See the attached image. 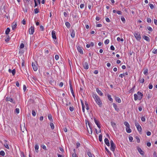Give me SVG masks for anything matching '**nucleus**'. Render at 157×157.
I'll return each mask as SVG.
<instances>
[{"label": "nucleus", "mask_w": 157, "mask_h": 157, "mask_svg": "<svg viewBox=\"0 0 157 157\" xmlns=\"http://www.w3.org/2000/svg\"><path fill=\"white\" fill-rule=\"evenodd\" d=\"M93 97L94 99L100 107H101L102 106V103L99 97L97 94H94L93 95Z\"/></svg>", "instance_id": "f257e3e1"}, {"label": "nucleus", "mask_w": 157, "mask_h": 157, "mask_svg": "<svg viewBox=\"0 0 157 157\" xmlns=\"http://www.w3.org/2000/svg\"><path fill=\"white\" fill-rule=\"evenodd\" d=\"M137 94H135L134 95L135 100L136 101L138 99L141 100L143 97V94L140 91L137 92Z\"/></svg>", "instance_id": "f03ea898"}, {"label": "nucleus", "mask_w": 157, "mask_h": 157, "mask_svg": "<svg viewBox=\"0 0 157 157\" xmlns=\"http://www.w3.org/2000/svg\"><path fill=\"white\" fill-rule=\"evenodd\" d=\"M110 143L111 145V150L113 152H114L115 150V148H116V146L115 145L113 141L112 140H111L110 141Z\"/></svg>", "instance_id": "7ed1b4c3"}, {"label": "nucleus", "mask_w": 157, "mask_h": 157, "mask_svg": "<svg viewBox=\"0 0 157 157\" xmlns=\"http://www.w3.org/2000/svg\"><path fill=\"white\" fill-rule=\"evenodd\" d=\"M134 35L137 40L140 41L141 39L140 34L138 32H135Z\"/></svg>", "instance_id": "20e7f679"}, {"label": "nucleus", "mask_w": 157, "mask_h": 157, "mask_svg": "<svg viewBox=\"0 0 157 157\" xmlns=\"http://www.w3.org/2000/svg\"><path fill=\"white\" fill-rule=\"evenodd\" d=\"M135 124L138 131L140 132L142 131V128L141 126H140L139 124L137 122L136 120L135 121Z\"/></svg>", "instance_id": "39448f33"}, {"label": "nucleus", "mask_w": 157, "mask_h": 157, "mask_svg": "<svg viewBox=\"0 0 157 157\" xmlns=\"http://www.w3.org/2000/svg\"><path fill=\"white\" fill-rule=\"evenodd\" d=\"M33 70L34 71H36L38 69L37 64L36 62H33L32 63Z\"/></svg>", "instance_id": "423d86ee"}, {"label": "nucleus", "mask_w": 157, "mask_h": 157, "mask_svg": "<svg viewBox=\"0 0 157 157\" xmlns=\"http://www.w3.org/2000/svg\"><path fill=\"white\" fill-rule=\"evenodd\" d=\"M6 101H10V102H12L13 104H15V101L14 100H13L12 98H10L9 97H7L6 99Z\"/></svg>", "instance_id": "0eeeda50"}, {"label": "nucleus", "mask_w": 157, "mask_h": 157, "mask_svg": "<svg viewBox=\"0 0 157 157\" xmlns=\"http://www.w3.org/2000/svg\"><path fill=\"white\" fill-rule=\"evenodd\" d=\"M34 32V27L31 26L29 29V33L30 34H33Z\"/></svg>", "instance_id": "6e6552de"}, {"label": "nucleus", "mask_w": 157, "mask_h": 157, "mask_svg": "<svg viewBox=\"0 0 157 157\" xmlns=\"http://www.w3.org/2000/svg\"><path fill=\"white\" fill-rule=\"evenodd\" d=\"M17 22L15 21H14L12 24V28L13 30L15 29L17 27Z\"/></svg>", "instance_id": "1a4fd4ad"}, {"label": "nucleus", "mask_w": 157, "mask_h": 157, "mask_svg": "<svg viewBox=\"0 0 157 157\" xmlns=\"http://www.w3.org/2000/svg\"><path fill=\"white\" fill-rule=\"evenodd\" d=\"M83 66L85 69H88L89 68L88 63L87 62H85L83 63Z\"/></svg>", "instance_id": "9d476101"}, {"label": "nucleus", "mask_w": 157, "mask_h": 157, "mask_svg": "<svg viewBox=\"0 0 157 157\" xmlns=\"http://www.w3.org/2000/svg\"><path fill=\"white\" fill-rule=\"evenodd\" d=\"M137 149L138 152L140 153V154L141 155H144V151H143L139 147H138Z\"/></svg>", "instance_id": "9b49d317"}, {"label": "nucleus", "mask_w": 157, "mask_h": 157, "mask_svg": "<svg viewBox=\"0 0 157 157\" xmlns=\"http://www.w3.org/2000/svg\"><path fill=\"white\" fill-rule=\"evenodd\" d=\"M77 49L78 51L81 54H83V51L82 49V48L79 46L77 47Z\"/></svg>", "instance_id": "f8f14e48"}, {"label": "nucleus", "mask_w": 157, "mask_h": 157, "mask_svg": "<svg viewBox=\"0 0 157 157\" xmlns=\"http://www.w3.org/2000/svg\"><path fill=\"white\" fill-rule=\"evenodd\" d=\"M94 121L95 123L97 125V126L100 128H101V126L100 125V124H99V121H98L97 120H96V118H94Z\"/></svg>", "instance_id": "ddd939ff"}, {"label": "nucleus", "mask_w": 157, "mask_h": 157, "mask_svg": "<svg viewBox=\"0 0 157 157\" xmlns=\"http://www.w3.org/2000/svg\"><path fill=\"white\" fill-rule=\"evenodd\" d=\"M96 91L98 93L100 96H103V94L101 92V90H99L98 88H97L96 89Z\"/></svg>", "instance_id": "4468645a"}, {"label": "nucleus", "mask_w": 157, "mask_h": 157, "mask_svg": "<svg viewBox=\"0 0 157 157\" xmlns=\"http://www.w3.org/2000/svg\"><path fill=\"white\" fill-rule=\"evenodd\" d=\"M52 38L54 39H56V31H54L53 30L52 31Z\"/></svg>", "instance_id": "2eb2a0df"}, {"label": "nucleus", "mask_w": 157, "mask_h": 157, "mask_svg": "<svg viewBox=\"0 0 157 157\" xmlns=\"http://www.w3.org/2000/svg\"><path fill=\"white\" fill-rule=\"evenodd\" d=\"M104 141H105V144L108 146H109L110 144H109V140L107 138H105L104 140Z\"/></svg>", "instance_id": "dca6fc26"}, {"label": "nucleus", "mask_w": 157, "mask_h": 157, "mask_svg": "<svg viewBox=\"0 0 157 157\" xmlns=\"http://www.w3.org/2000/svg\"><path fill=\"white\" fill-rule=\"evenodd\" d=\"M81 104H82V112L83 113H84L85 110V106L84 105L83 102V101L82 100H81Z\"/></svg>", "instance_id": "f3484780"}, {"label": "nucleus", "mask_w": 157, "mask_h": 157, "mask_svg": "<svg viewBox=\"0 0 157 157\" xmlns=\"http://www.w3.org/2000/svg\"><path fill=\"white\" fill-rule=\"evenodd\" d=\"M75 36V32L74 30L71 29V36L72 38H74Z\"/></svg>", "instance_id": "a211bd4d"}, {"label": "nucleus", "mask_w": 157, "mask_h": 157, "mask_svg": "<svg viewBox=\"0 0 157 157\" xmlns=\"http://www.w3.org/2000/svg\"><path fill=\"white\" fill-rule=\"evenodd\" d=\"M113 107L114 108L115 110H116L117 112L119 110V109L117 108V105L115 103H113Z\"/></svg>", "instance_id": "6ab92c4d"}, {"label": "nucleus", "mask_w": 157, "mask_h": 157, "mask_svg": "<svg viewBox=\"0 0 157 157\" xmlns=\"http://www.w3.org/2000/svg\"><path fill=\"white\" fill-rule=\"evenodd\" d=\"M88 125L89 126V128H90V130L89 131L88 130V133L89 134H92V127L91 126V125H90V124L89 123H88Z\"/></svg>", "instance_id": "aec40b11"}, {"label": "nucleus", "mask_w": 157, "mask_h": 157, "mask_svg": "<svg viewBox=\"0 0 157 157\" xmlns=\"http://www.w3.org/2000/svg\"><path fill=\"white\" fill-rule=\"evenodd\" d=\"M144 39L148 42H149L150 41V38L148 37L147 36H144Z\"/></svg>", "instance_id": "412c9836"}, {"label": "nucleus", "mask_w": 157, "mask_h": 157, "mask_svg": "<svg viewBox=\"0 0 157 157\" xmlns=\"http://www.w3.org/2000/svg\"><path fill=\"white\" fill-rule=\"evenodd\" d=\"M115 100L118 103H121V100L119 97H116L115 98Z\"/></svg>", "instance_id": "4be33fe9"}, {"label": "nucleus", "mask_w": 157, "mask_h": 157, "mask_svg": "<svg viewBox=\"0 0 157 157\" xmlns=\"http://www.w3.org/2000/svg\"><path fill=\"white\" fill-rule=\"evenodd\" d=\"M87 154L89 157H93V156H94V155L91 154L89 150H88Z\"/></svg>", "instance_id": "5701e85b"}, {"label": "nucleus", "mask_w": 157, "mask_h": 157, "mask_svg": "<svg viewBox=\"0 0 157 157\" xmlns=\"http://www.w3.org/2000/svg\"><path fill=\"white\" fill-rule=\"evenodd\" d=\"M36 151L38 153V152L39 146L38 144H36L35 146Z\"/></svg>", "instance_id": "b1692460"}, {"label": "nucleus", "mask_w": 157, "mask_h": 157, "mask_svg": "<svg viewBox=\"0 0 157 157\" xmlns=\"http://www.w3.org/2000/svg\"><path fill=\"white\" fill-rule=\"evenodd\" d=\"M126 130L127 132H128V133H130L132 131L130 129V127H129V128L126 127Z\"/></svg>", "instance_id": "393cba45"}, {"label": "nucleus", "mask_w": 157, "mask_h": 157, "mask_svg": "<svg viewBox=\"0 0 157 157\" xmlns=\"http://www.w3.org/2000/svg\"><path fill=\"white\" fill-rule=\"evenodd\" d=\"M10 31V29L9 28H7L6 30L5 33L6 35H8Z\"/></svg>", "instance_id": "a878e982"}, {"label": "nucleus", "mask_w": 157, "mask_h": 157, "mask_svg": "<svg viewBox=\"0 0 157 157\" xmlns=\"http://www.w3.org/2000/svg\"><path fill=\"white\" fill-rule=\"evenodd\" d=\"M48 119L50 120L51 121H53V119H52V116L51 114H49L48 116Z\"/></svg>", "instance_id": "bb28decb"}, {"label": "nucleus", "mask_w": 157, "mask_h": 157, "mask_svg": "<svg viewBox=\"0 0 157 157\" xmlns=\"http://www.w3.org/2000/svg\"><path fill=\"white\" fill-rule=\"evenodd\" d=\"M99 141L101 142L102 141V135L100 134L99 136Z\"/></svg>", "instance_id": "cd10ccee"}, {"label": "nucleus", "mask_w": 157, "mask_h": 157, "mask_svg": "<svg viewBox=\"0 0 157 157\" xmlns=\"http://www.w3.org/2000/svg\"><path fill=\"white\" fill-rule=\"evenodd\" d=\"M50 125L51 126V128L52 130H53L54 128V126L53 124L52 123H50Z\"/></svg>", "instance_id": "c85d7f7f"}, {"label": "nucleus", "mask_w": 157, "mask_h": 157, "mask_svg": "<svg viewBox=\"0 0 157 157\" xmlns=\"http://www.w3.org/2000/svg\"><path fill=\"white\" fill-rule=\"evenodd\" d=\"M124 124L126 127L129 128V127H130V125L128 122L125 121L124 122Z\"/></svg>", "instance_id": "c756f323"}, {"label": "nucleus", "mask_w": 157, "mask_h": 157, "mask_svg": "<svg viewBox=\"0 0 157 157\" xmlns=\"http://www.w3.org/2000/svg\"><path fill=\"white\" fill-rule=\"evenodd\" d=\"M65 25L68 28H69L70 26V24L68 22H67L65 23Z\"/></svg>", "instance_id": "7c9ffc66"}, {"label": "nucleus", "mask_w": 157, "mask_h": 157, "mask_svg": "<svg viewBox=\"0 0 157 157\" xmlns=\"http://www.w3.org/2000/svg\"><path fill=\"white\" fill-rule=\"evenodd\" d=\"M111 125L113 127H116V124L115 123L113 122H111Z\"/></svg>", "instance_id": "2f4dec72"}, {"label": "nucleus", "mask_w": 157, "mask_h": 157, "mask_svg": "<svg viewBox=\"0 0 157 157\" xmlns=\"http://www.w3.org/2000/svg\"><path fill=\"white\" fill-rule=\"evenodd\" d=\"M34 13L35 14H36L39 12V10L38 8H36V9H34Z\"/></svg>", "instance_id": "473e14b6"}, {"label": "nucleus", "mask_w": 157, "mask_h": 157, "mask_svg": "<svg viewBox=\"0 0 157 157\" xmlns=\"http://www.w3.org/2000/svg\"><path fill=\"white\" fill-rule=\"evenodd\" d=\"M69 83L70 87V90H73L72 87V85H71V82L70 80L69 81Z\"/></svg>", "instance_id": "72a5a7b5"}, {"label": "nucleus", "mask_w": 157, "mask_h": 157, "mask_svg": "<svg viewBox=\"0 0 157 157\" xmlns=\"http://www.w3.org/2000/svg\"><path fill=\"white\" fill-rule=\"evenodd\" d=\"M5 155V153L4 151H2L0 152V155L3 156Z\"/></svg>", "instance_id": "f704fd0d"}, {"label": "nucleus", "mask_w": 157, "mask_h": 157, "mask_svg": "<svg viewBox=\"0 0 157 157\" xmlns=\"http://www.w3.org/2000/svg\"><path fill=\"white\" fill-rule=\"evenodd\" d=\"M144 73L145 75H146L147 74V73H148L147 69L144 71Z\"/></svg>", "instance_id": "c9c22d12"}, {"label": "nucleus", "mask_w": 157, "mask_h": 157, "mask_svg": "<svg viewBox=\"0 0 157 157\" xmlns=\"http://www.w3.org/2000/svg\"><path fill=\"white\" fill-rule=\"evenodd\" d=\"M10 40V36L8 35L7 36V38L5 39V41L6 42H8V41H9Z\"/></svg>", "instance_id": "e433bc0d"}, {"label": "nucleus", "mask_w": 157, "mask_h": 157, "mask_svg": "<svg viewBox=\"0 0 157 157\" xmlns=\"http://www.w3.org/2000/svg\"><path fill=\"white\" fill-rule=\"evenodd\" d=\"M108 98L109 100L111 101H113V99L112 98L111 96L110 95H108Z\"/></svg>", "instance_id": "4c0bfd02"}, {"label": "nucleus", "mask_w": 157, "mask_h": 157, "mask_svg": "<svg viewBox=\"0 0 157 157\" xmlns=\"http://www.w3.org/2000/svg\"><path fill=\"white\" fill-rule=\"evenodd\" d=\"M121 21H122V22H123V23H125V18H124V17H121Z\"/></svg>", "instance_id": "58836bf2"}, {"label": "nucleus", "mask_w": 157, "mask_h": 157, "mask_svg": "<svg viewBox=\"0 0 157 157\" xmlns=\"http://www.w3.org/2000/svg\"><path fill=\"white\" fill-rule=\"evenodd\" d=\"M149 6L150 8L151 9H153L154 7V5L152 4H149Z\"/></svg>", "instance_id": "ea45409f"}, {"label": "nucleus", "mask_w": 157, "mask_h": 157, "mask_svg": "<svg viewBox=\"0 0 157 157\" xmlns=\"http://www.w3.org/2000/svg\"><path fill=\"white\" fill-rule=\"evenodd\" d=\"M109 39H107L105 40L104 43L105 44H107L109 42Z\"/></svg>", "instance_id": "a19ab883"}, {"label": "nucleus", "mask_w": 157, "mask_h": 157, "mask_svg": "<svg viewBox=\"0 0 157 157\" xmlns=\"http://www.w3.org/2000/svg\"><path fill=\"white\" fill-rule=\"evenodd\" d=\"M12 73L13 75H14L16 73V71L15 69H13L12 71Z\"/></svg>", "instance_id": "79ce46f5"}, {"label": "nucleus", "mask_w": 157, "mask_h": 157, "mask_svg": "<svg viewBox=\"0 0 157 157\" xmlns=\"http://www.w3.org/2000/svg\"><path fill=\"white\" fill-rule=\"evenodd\" d=\"M136 141H137V143H139L140 142V139H139V138L138 137L136 136Z\"/></svg>", "instance_id": "37998d69"}, {"label": "nucleus", "mask_w": 157, "mask_h": 157, "mask_svg": "<svg viewBox=\"0 0 157 157\" xmlns=\"http://www.w3.org/2000/svg\"><path fill=\"white\" fill-rule=\"evenodd\" d=\"M32 114L33 116H35L36 115V113L35 111L34 110H33L32 111Z\"/></svg>", "instance_id": "c03bdc74"}, {"label": "nucleus", "mask_w": 157, "mask_h": 157, "mask_svg": "<svg viewBox=\"0 0 157 157\" xmlns=\"http://www.w3.org/2000/svg\"><path fill=\"white\" fill-rule=\"evenodd\" d=\"M69 110L71 111L72 112L74 110V107L73 106L70 107L69 108Z\"/></svg>", "instance_id": "a18cd8bd"}, {"label": "nucleus", "mask_w": 157, "mask_h": 157, "mask_svg": "<svg viewBox=\"0 0 157 157\" xmlns=\"http://www.w3.org/2000/svg\"><path fill=\"white\" fill-rule=\"evenodd\" d=\"M147 29L148 30L151 32H152L153 31V29L152 28L150 27H147Z\"/></svg>", "instance_id": "49530a36"}, {"label": "nucleus", "mask_w": 157, "mask_h": 157, "mask_svg": "<svg viewBox=\"0 0 157 157\" xmlns=\"http://www.w3.org/2000/svg\"><path fill=\"white\" fill-rule=\"evenodd\" d=\"M4 146L6 148H7L8 149H9L10 148L9 147L8 145V144L7 143H6L4 144Z\"/></svg>", "instance_id": "de8ad7c7"}, {"label": "nucleus", "mask_w": 157, "mask_h": 157, "mask_svg": "<svg viewBox=\"0 0 157 157\" xmlns=\"http://www.w3.org/2000/svg\"><path fill=\"white\" fill-rule=\"evenodd\" d=\"M20 47L21 48H23L24 47V44L23 43H21L20 45Z\"/></svg>", "instance_id": "09e8293b"}, {"label": "nucleus", "mask_w": 157, "mask_h": 157, "mask_svg": "<svg viewBox=\"0 0 157 157\" xmlns=\"http://www.w3.org/2000/svg\"><path fill=\"white\" fill-rule=\"evenodd\" d=\"M147 21L148 23H151V19L150 18H147Z\"/></svg>", "instance_id": "8fccbe9b"}, {"label": "nucleus", "mask_w": 157, "mask_h": 157, "mask_svg": "<svg viewBox=\"0 0 157 157\" xmlns=\"http://www.w3.org/2000/svg\"><path fill=\"white\" fill-rule=\"evenodd\" d=\"M124 73H123V74H121L119 75V77L121 78H123L124 76Z\"/></svg>", "instance_id": "3c124183"}, {"label": "nucleus", "mask_w": 157, "mask_h": 157, "mask_svg": "<svg viewBox=\"0 0 157 157\" xmlns=\"http://www.w3.org/2000/svg\"><path fill=\"white\" fill-rule=\"evenodd\" d=\"M129 141L131 142H132V141L133 140V137H132V136H129Z\"/></svg>", "instance_id": "603ef678"}, {"label": "nucleus", "mask_w": 157, "mask_h": 157, "mask_svg": "<svg viewBox=\"0 0 157 157\" xmlns=\"http://www.w3.org/2000/svg\"><path fill=\"white\" fill-rule=\"evenodd\" d=\"M141 120L142 121L144 122L145 121V118L144 117H142L141 118Z\"/></svg>", "instance_id": "864d4df0"}, {"label": "nucleus", "mask_w": 157, "mask_h": 157, "mask_svg": "<svg viewBox=\"0 0 157 157\" xmlns=\"http://www.w3.org/2000/svg\"><path fill=\"white\" fill-rule=\"evenodd\" d=\"M149 88L150 89H151L153 87V86L151 84H150L149 85Z\"/></svg>", "instance_id": "5fc2aeb1"}, {"label": "nucleus", "mask_w": 157, "mask_h": 157, "mask_svg": "<svg viewBox=\"0 0 157 157\" xmlns=\"http://www.w3.org/2000/svg\"><path fill=\"white\" fill-rule=\"evenodd\" d=\"M154 54H157V49H154L152 52Z\"/></svg>", "instance_id": "6e6d98bb"}, {"label": "nucleus", "mask_w": 157, "mask_h": 157, "mask_svg": "<svg viewBox=\"0 0 157 157\" xmlns=\"http://www.w3.org/2000/svg\"><path fill=\"white\" fill-rule=\"evenodd\" d=\"M105 149L109 154H111V152L109 151V150L106 147H105Z\"/></svg>", "instance_id": "4d7b16f0"}, {"label": "nucleus", "mask_w": 157, "mask_h": 157, "mask_svg": "<svg viewBox=\"0 0 157 157\" xmlns=\"http://www.w3.org/2000/svg\"><path fill=\"white\" fill-rule=\"evenodd\" d=\"M15 111L17 113H19V109L18 108H16Z\"/></svg>", "instance_id": "13d9d810"}, {"label": "nucleus", "mask_w": 157, "mask_h": 157, "mask_svg": "<svg viewBox=\"0 0 157 157\" xmlns=\"http://www.w3.org/2000/svg\"><path fill=\"white\" fill-rule=\"evenodd\" d=\"M55 58L56 60H58L59 59V56L57 55H56L55 56Z\"/></svg>", "instance_id": "bf43d9fd"}, {"label": "nucleus", "mask_w": 157, "mask_h": 157, "mask_svg": "<svg viewBox=\"0 0 157 157\" xmlns=\"http://www.w3.org/2000/svg\"><path fill=\"white\" fill-rule=\"evenodd\" d=\"M84 6V4H82L80 5V8L82 9Z\"/></svg>", "instance_id": "052dcab7"}, {"label": "nucleus", "mask_w": 157, "mask_h": 157, "mask_svg": "<svg viewBox=\"0 0 157 157\" xmlns=\"http://www.w3.org/2000/svg\"><path fill=\"white\" fill-rule=\"evenodd\" d=\"M110 49L112 50H114L115 48L113 45H111L110 46Z\"/></svg>", "instance_id": "680f3d73"}, {"label": "nucleus", "mask_w": 157, "mask_h": 157, "mask_svg": "<svg viewBox=\"0 0 157 157\" xmlns=\"http://www.w3.org/2000/svg\"><path fill=\"white\" fill-rule=\"evenodd\" d=\"M140 83H144V78H142L140 80Z\"/></svg>", "instance_id": "e2e57ef3"}, {"label": "nucleus", "mask_w": 157, "mask_h": 157, "mask_svg": "<svg viewBox=\"0 0 157 157\" xmlns=\"http://www.w3.org/2000/svg\"><path fill=\"white\" fill-rule=\"evenodd\" d=\"M117 14L120 15L122 13L121 11H117Z\"/></svg>", "instance_id": "0e129e2a"}, {"label": "nucleus", "mask_w": 157, "mask_h": 157, "mask_svg": "<svg viewBox=\"0 0 157 157\" xmlns=\"http://www.w3.org/2000/svg\"><path fill=\"white\" fill-rule=\"evenodd\" d=\"M106 21L108 22H110V21L108 18H106L105 19Z\"/></svg>", "instance_id": "69168bd1"}, {"label": "nucleus", "mask_w": 157, "mask_h": 157, "mask_svg": "<svg viewBox=\"0 0 157 157\" xmlns=\"http://www.w3.org/2000/svg\"><path fill=\"white\" fill-rule=\"evenodd\" d=\"M151 133L150 132L148 131L147 132V135L148 136H149L151 135Z\"/></svg>", "instance_id": "338daca9"}, {"label": "nucleus", "mask_w": 157, "mask_h": 157, "mask_svg": "<svg viewBox=\"0 0 157 157\" xmlns=\"http://www.w3.org/2000/svg\"><path fill=\"white\" fill-rule=\"evenodd\" d=\"M72 157H78L76 154L75 153L72 154Z\"/></svg>", "instance_id": "774afa93"}]
</instances>
